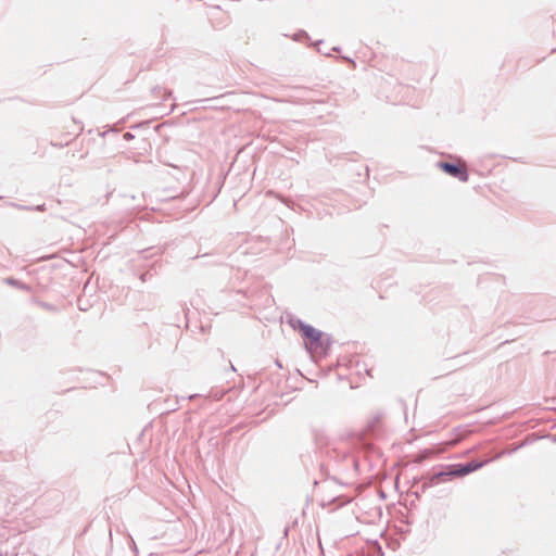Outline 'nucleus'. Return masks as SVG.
Wrapping results in <instances>:
<instances>
[{
  "instance_id": "obj_1",
  "label": "nucleus",
  "mask_w": 556,
  "mask_h": 556,
  "mask_svg": "<svg viewBox=\"0 0 556 556\" xmlns=\"http://www.w3.org/2000/svg\"><path fill=\"white\" fill-rule=\"evenodd\" d=\"M299 329L304 337V344L306 349L312 354L321 355L326 352L328 342L321 331L303 323H299Z\"/></svg>"
},
{
  "instance_id": "obj_2",
  "label": "nucleus",
  "mask_w": 556,
  "mask_h": 556,
  "mask_svg": "<svg viewBox=\"0 0 556 556\" xmlns=\"http://www.w3.org/2000/svg\"><path fill=\"white\" fill-rule=\"evenodd\" d=\"M439 167L443 169L448 175L458 178L460 181H467L468 180V174L465 168L459 167L458 165L446 163V162H440Z\"/></svg>"
},
{
  "instance_id": "obj_3",
  "label": "nucleus",
  "mask_w": 556,
  "mask_h": 556,
  "mask_svg": "<svg viewBox=\"0 0 556 556\" xmlns=\"http://www.w3.org/2000/svg\"><path fill=\"white\" fill-rule=\"evenodd\" d=\"M486 462H470L468 464H466L465 466H463L460 469L456 470V471H451L448 473L446 472H440L437 475V478H441V477H445V476H452V475H458V476H464V475H468L475 470H478L480 469Z\"/></svg>"
}]
</instances>
